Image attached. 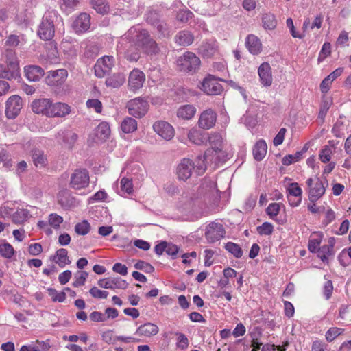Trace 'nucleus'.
<instances>
[{
    "mask_svg": "<svg viewBox=\"0 0 351 351\" xmlns=\"http://www.w3.org/2000/svg\"><path fill=\"white\" fill-rule=\"evenodd\" d=\"M121 128L124 133H132L137 129V122L132 117H127L122 121Z\"/></svg>",
    "mask_w": 351,
    "mask_h": 351,
    "instance_id": "40",
    "label": "nucleus"
},
{
    "mask_svg": "<svg viewBox=\"0 0 351 351\" xmlns=\"http://www.w3.org/2000/svg\"><path fill=\"white\" fill-rule=\"evenodd\" d=\"M273 226L269 222H265L257 227V231L261 235H270L273 232Z\"/></svg>",
    "mask_w": 351,
    "mask_h": 351,
    "instance_id": "61",
    "label": "nucleus"
},
{
    "mask_svg": "<svg viewBox=\"0 0 351 351\" xmlns=\"http://www.w3.org/2000/svg\"><path fill=\"white\" fill-rule=\"evenodd\" d=\"M51 259L60 267H64L66 265L71 263V261L69 259L68 256V251L64 248L58 250L56 254L51 257Z\"/></svg>",
    "mask_w": 351,
    "mask_h": 351,
    "instance_id": "31",
    "label": "nucleus"
},
{
    "mask_svg": "<svg viewBox=\"0 0 351 351\" xmlns=\"http://www.w3.org/2000/svg\"><path fill=\"white\" fill-rule=\"evenodd\" d=\"M153 130L162 138L169 141L173 136L175 131L173 128L165 121H158L153 125Z\"/></svg>",
    "mask_w": 351,
    "mask_h": 351,
    "instance_id": "15",
    "label": "nucleus"
},
{
    "mask_svg": "<svg viewBox=\"0 0 351 351\" xmlns=\"http://www.w3.org/2000/svg\"><path fill=\"white\" fill-rule=\"evenodd\" d=\"M200 59L194 53L191 51L185 52L177 60V66L180 71L193 73L199 68Z\"/></svg>",
    "mask_w": 351,
    "mask_h": 351,
    "instance_id": "4",
    "label": "nucleus"
},
{
    "mask_svg": "<svg viewBox=\"0 0 351 351\" xmlns=\"http://www.w3.org/2000/svg\"><path fill=\"white\" fill-rule=\"evenodd\" d=\"M62 222L63 218L61 216L56 213H52L49 215V223L54 228H58Z\"/></svg>",
    "mask_w": 351,
    "mask_h": 351,
    "instance_id": "63",
    "label": "nucleus"
},
{
    "mask_svg": "<svg viewBox=\"0 0 351 351\" xmlns=\"http://www.w3.org/2000/svg\"><path fill=\"white\" fill-rule=\"evenodd\" d=\"M217 113L211 108L204 110L199 115L197 125L203 130H209L213 128L217 121Z\"/></svg>",
    "mask_w": 351,
    "mask_h": 351,
    "instance_id": "13",
    "label": "nucleus"
},
{
    "mask_svg": "<svg viewBox=\"0 0 351 351\" xmlns=\"http://www.w3.org/2000/svg\"><path fill=\"white\" fill-rule=\"evenodd\" d=\"M193 40V35L186 30L179 32L175 36V42L180 46H189Z\"/></svg>",
    "mask_w": 351,
    "mask_h": 351,
    "instance_id": "32",
    "label": "nucleus"
},
{
    "mask_svg": "<svg viewBox=\"0 0 351 351\" xmlns=\"http://www.w3.org/2000/svg\"><path fill=\"white\" fill-rule=\"evenodd\" d=\"M287 198L291 206H297L301 202L302 189L296 182L291 183L288 189Z\"/></svg>",
    "mask_w": 351,
    "mask_h": 351,
    "instance_id": "22",
    "label": "nucleus"
},
{
    "mask_svg": "<svg viewBox=\"0 0 351 351\" xmlns=\"http://www.w3.org/2000/svg\"><path fill=\"white\" fill-rule=\"evenodd\" d=\"M335 217L336 215L335 211L331 208H328L325 212L324 219L322 221V225L327 226L335 219Z\"/></svg>",
    "mask_w": 351,
    "mask_h": 351,
    "instance_id": "62",
    "label": "nucleus"
},
{
    "mask_svg": "<svg viewBox=\"0 0 351 351\" xmlns=\"http://www.w3.org/2000/svg\"><path fill=\"white\" fill-rule=\"evenodd\" d=\"M79 4V0H62L61 8L66 12H71Z\"/></svg>",
    "mask_w": 351,
    "mask_h": 351,
    "instance_id": "56",
    "label": "nucleus"
},
{
    "mask_svg": "<svg viewBox=\"0 0 351 351\" xmlns=\"http://www.w3.org/2000/svg\"><path fill=\"white\" fill-rule=\"evenodd\" d=\"M47 291L53 302H62L66 299V294L64 291L58 292L53 288H49Z\"/></svg>",
    "mask_w": 351,
    "mask_h": 351,
    "instance_id": "49",
    "label": "nucleus"
},
{
    "mask_svg": "<svg viewBox=\"0 0 351 351\" xmlns=\"http://www.w3.org/2000/svg\"><path fill=\"white\" fill-rule=\"evenodd\" d=\"M147 22L152 26H155L161 19L159 13L155 10L149 11L146 14Z\"/></svg>",
    "mask_w": 351,
    "mask_h": 351,
    "instance_id": "50",
    "label": "nucleus"
},
{
    "mask_svg": "<svg viewBox=\"0 0 351 351\" xmlns=\"http://www.w3.org/2000/svg\"><path fill=\"white\" fill-rule=\"evenodd\" d=\"M91 3L93 8L99 14H105L110 10V6L106 0H92Z\"/></svg>",
    "mask_w": 351,
    "mask_h": 351,
    "instance_id": "44",
    "label": "nucleus"
},
{
    "mask_svg": "<svg viewBox=\"0 0 351 351\" xmlns=\"http://www.w3.org/2000/svg\"><path fill=\"white\" fill-rule=\"evenodd\" d=\"M302 156V152H297L294 154H289L282 158V163L285 165H289L293 162L298 161Z\"/></svg>",
    "mask_w": 351,
    "mask_h": 351,
    "instance_id": "55",
    "label": "nucleus"
},
{
    "mask_svg": "<svg viewBox=\"0 0 351 351\" xmlns=\"http://www.w3.org/2000/svg\"><path fill=\"white\" fill-rule=\"evenodd\" d=\"M15 253L12 245L5 240L0 243V255L5 258H11Z\"/></svg>",
    "mask_w": 351,
    "mask_h": 351,
    "instance_id": "42",
    "label": "nucleus"
},
{
    "mask_svg": "<svg viewBox=\"0 0 351 351\" xmlns=\"http://www.w3.org/2000/svg\"><path fill=\"white\" fill-rule=\"evenodd\" d=\"M245 46L249 51L254 55H257L262 51V43L260 39L254 34H249L247 36Z\"/></svg>",
    "mask_w": 351,
    "mask_h": 351,
    "instance_id": "26",
    "label": "nucleus"
},
{
    "mask_svg": "<svg viewBox=\"0 0 351 351\" xmlns=\"http://www.w3.org/2000/svg\"><path fill=\"white\" fill-rule=\"evenodd\" d=\"M225 248L230 253L233 254L236 258H241L243 255L242 249L238 244L232 242H228L226 243Z\"/></svg>",
    "mask_w": 351,
    "mask_h": 351,
    "instance_id": "48",
    "label": "nucleus"
},
{
    "mask_svg": "<svg viewBox=\"0 0 351 351\" xmlns=\"http://www.w3.org/2000/svg\"><path fill=\"white\" fill-rule=\"evenodd\" d=\"M134 267L136 269L142 270L146 273H152L154 271V268L152 265L143 261H138L134 264Z\"/></svg>",
    "mask_w": 351,
    "mask_h": 351,
    "instance_id": "60",
    "label": "nucleus"
},
{
    "mask_svg": "<svg viewBox=\"0 0 351 351\" xmlns=\"http://www.w3.org/2000/svg\"><path fill=\"white\" fill-rule=\"evenodd\" d=\"M189 141L195 145H202L206 141L202 132L197 129H191L188 133Z\"/></svg>",
    "mask_w": 351,
    "mask_h": 351,
    "instance_id": "43",
    "label": "nucleus"
},
{
    "mask_svg": "<svg viewBox=\"0 0 351 351\" xmlns=\"http://www.w3.org/2000/svg\"><path fill=\"white\" fill-rule=\"evenodd\" d=\"M71 112L70 106L64 103H53L49 117H64Z\"/></svg>",
    "mask_w": 351,
    "mask_h": 351,
    "instance_id": "25",
    "label": "nucleus"
},
{
    "mask_svg": "<svg viewBox=\"0 0 351 351\" xmlns=\"http://www.w3.org/2000/svg\"><path fill=\"white\" fill-rule=\"evenodd\" d=\"M224 234L225 231L221 224L211 223L206 228L205 236L209 243H214L223 238Z\"/></svg>",
    "mask_w": 351,
    "mask_h": 351,
    "instance_id": "16",
    "label": "nucleus"
},
{
    "mask_svg": "<svg viewBox=\"0 0 351 351\" xmlns=\"http://www.w3.org/2000/svg\"><path fill=\"white\" fill-rule=\"evenodd\" d=\"M262 23L265 29L273 30L277 25V20L274 14L265 13L262 16Z\"/></svg>",
    "mask_w": 351,
    "mask_h": 351,
    "instance_id": "38",
    "label": "nucleus"
},
{
    "mask_svg": "<svg viewBox=\"0 0 351 351\" xmlns=\"http://www.w3.org/2000/svg\"><path fill=\"white\" fill-rule=\"evenodd\" d=\"M95 134L101 141L107 139L110 134V128L108 123L101 122L96 128Z\"/></svg>",
    "mask_w": 351,
    "mask_h": 351,
    "instance_id": "39",
    "label": "nucleus"
},
{
    "mask_svg": "<svg viewBox=\"0 0 351 351\" xmlns=\"http://www.w3.org/2000/svg\"><path fill=\"white\" fill-rule=\"evenodd\" d=\"M67 75L68 73L66 69H62L56 71H51L46 77L45 82L49 86H58L64 82Z\"/></svg>",
    "mask_w": 351,
    "mask_h": 351,
    "instance_id": "17",
    "label": "nucleus"
},
{
    "mask_svg": "<svg viewBox=\"0 0 351 351\" xmlns=\"http://www.w3.org/2000/svg\"><path fill=\"white\" fill-rule=\"evenodd\" d=\"M127 108L130 115L136 118H141L147 112L149 104L147 100L141 97H136L128 102Z\"/></svg>",
    "mask_w": 351,
    "mask_h": 351,
    "instance_id": "7",
    "label": "nucleus"
},
{
    "mask_svg": "<svg viewBox=\"0 0 351 351\" xmlns=\"http://www.w3.org/2000/svg\"><path fill=\"white\" fill-rule=\"evenodd\" d=\"M99 52V48L94 43H88L86 45L84 50V56L88 58H93L96 57Z\"/></svg>",
    "mask_w": 351,
    "mask_h": 351,
    "instance_id": "45",
    "label": "nucleus"
},
{
    "mask_svg": "<svg viewBox=\"0 0 351 351\" xmlns=\"http://www.w3.org/2000/svg\"><path fill=\"white\" fill-rule=\"evenodd\" d=\"M267 150V146L265 141L260 140L253 148V156L255 160L261 161L265 156Z\"/></svg>",
    "mask_w": 351,
    "mask_h": 351,
    "instance_id": "34",
    "label": "nucleus"
},
{
    "mask_svg": "<svg viewBox=\"0 0 351 351\" xmlns=\"http://www.w3.org/2000/svg\"><path fill=\"white\" fill-rule=\"evenodd\" d=\"M318 257L324 262H327L328 257L334 255V250L324 245L317 250Z\"/></svg>",
    "mask_w": 351,
    "mask_h": 351,
    "instance_id": "46",
    "label": "nucleus"
},
{
    "mask_svg": "<svg viewBox=\"0 0 351 351\" xmlns=\"http://www.w3.org/2000/svg\"><path fill=\"white\" fill-rule=\"evenodd\" d=\"M97 285L101 288L109 289H125L128 287L126 281L119 277L100 279L98 280Z\"/></svg>",
    "mask_w": 351,
    "mask_h": 351,
    "instance_id": "19",
    "label": "nucleus"
},
{
    "mask_svg": "<svg viewBox=\"0 0 351 351\" xmlns=\"http://www.w3.org/2000/svg\"><path fill=\"white\" fill-rule=\"evenodd\" d=\"M217 149H208L204 156H199L196 160V173L201 175L204 173L206 169V164L210 163L215 165L224 162L228 158V154L223 152V156H219V152Z\"/></svg>",
    "mask_w": 351,
    "mask_h": 351,
    "instance_id": "2",
    "label": "nucleus"
},
{
    "mask_svg": "<svg viewBox=\"0 0 351 351\" xmlns=\"http://www.w3.org/2000/svg\"><path fill=\"white\" fill-rule=\"evenodd\" d=\"M218 43L214 39L203 42L198 48L199 54L204 58H212L218 53Z\"/></svg>",
    "mask_w": 351,
    "mask_h": 351,
    "instance_id": "18",
    "label": "nucleus"
},
{
    "mask_svg": "<svg viewBox=\"0 0 351 351\" xmlns=\"http://www.w3.org/2000/svg\"><path fill=\"white\" fill-rule=\"evenodd\" d=\"M209 143L211 145L210 149H217V152H219V156H223V137L221 134L213 132L211 133L209 138Z\"/></svg>",
    "mask_w": 351,
    "mask_h": 351,
    "instance_id": "29",
    "label": "nucleus"
},
{
    "mask_svg": "<svg viewBox=\"0 0 351 351\" xmlns=\"http://www.w3.org/2000/svg\"><path fill=\"white\" fill-rule=\"evenodd\" d=\"M121 189L127 194H131L133 192V184L131 180L127 178H123L120 182Z\"/></svg>",
    "mask_w": 351,
    "mask_h": 351,
    "instance_id": "54",
    "label": "nucleus"
},
{
    "mask_svg": "<svg viewBox=\"0 0 351 351\" xmlns=\"http://www.w3.org/2000/svg\"><path fill=\"white\" fill-rule=\"evenodd\" d=\"M89 184V175L86 169H77L71 176L70 186L75 190L87 187Z\"/></svg>",
    "mask_w": 351,
    "mask_h": 351,
    "instance_id": "10",
    "label": "nucleus"
},
{
    "mask_svg": "<svg viewBox=\"0 0 351 351\" xmlns=\"http://www.w3.org/2000/svg\"><path fill=\"white\" fill-rule=\"evenodd\" d=\"M196 112V108L193 105L186 104L181 106L177 110V116L183 120L192 119Z\"/></svg>",
    "mask_w": 351,
    "mask_h": 351,
    "instance_id": "30",
    "label": "nucleus"
},
{
    "mask_svg": "<svg viewBox=\"0 0 351 351\" xmlns=\"http://www.w3.org/2000/svg\"><path fill=\"white\" fill-rule=\"evenodd\" d=\"M58 202L59 204L64 208L75 206L76 204L75 198L66 191H62L59 194Z\"/></svg>",
    "mask_w": 351,
    "mask_h": 351,
    "instance_id": "37",
    "label": "nucleus"
},
{
    "mask_svg": "<svg viewBox=\"0 0 351 351\" xmlns=\"http://www.w3.org/2000/svg\"><path fill=\"white\" fill-rule=\"evenodd\" d=\"M125 81V75L121 73H117L107 77L105 84L108 87L117 88L122 86Z\"/></svg>",
    "mask_w": 351,
    "mask_h": 351,
    "instance_id": "33",
    "label": "nucleus"
},
{
    "mask_svg": "<svg viewBox=\"0 0 351 351\" xmlns=\"http://www.w3.org/2000/svg\"><path fill=\"white\" fill-rule=\"evenodd\" d=\"M323 18L322 16H317L315 17L314 21L311 24V21L309 19H307L304 21L303 24V28L307 29L308 27H310L311 29H313L315 27H317V29H319L322 26Z\"/></svg>",
    "mask_w": 351,
    "mask_h": 351,
    "instance_id": "53",
    "label": "nucleus"
},
{
    "mask_svg": "<svg viewBox=\"0 0 351 351\" xmlns=\"http://www.w3.org/2000/svg\"><path fill=\"white\" fill-rule=\"evenodd\" d=\"M20 77L19 66L14 58V54L10 51L7 55L5 64H0V78L8 80H16Z\"/></svg>",
    "mask_w": 351,
    "mask_h": 351,
    "instance_id": "3",
    "label": "nucleus"
},
{
    "mask_svg": "<svg viewBox=\"0 0 351 351\" xmlns=\"http://www.w3.org/2000/svg\"><path fill=\"white\" fill-rule=\"evenodd\" d=\"M343 332V329L337 327L329 328L326 332V339L328 342H332L336 337Z\"/></svg>",
    "mask_w": 351,
    "mask_h": 351,
    "instance_id": "51",
    "label": "nucleus"
},
{
    "mask_svg": "<svg viewBox=\"0 0 351 351\" xmlns=\"http://www.w3.org/2000/svg\"><path fill=\"white\" fill-rule=\"evenodd\" d=\"M114 65V58L112 56H104L97 60L95 64V74L98 77H104Z\"/></svg>",
    "mask_w": 351,
    "mask_h": 351,
    "instance_id": "9",
    "label": "nucleus"
},
{
    "mask_svg": "<svg viewBox=\"0 0 351 351\" xmlns=\"http://www.w3.org/2000/svg\"><path fill=\"white\" fill-rule=\"evenodd\" d=\"M86 106L88 108H93L97 113H101L102 111V104L97 99H88L86 101Z\"/></svg>",
    "mask_w": 351,
    "mask_h": 351,
    "instance_id": "59",
    "label": "nucleus"
},
{
    "mask_svg": "<svg viewBox=\"0 0 351 351\" xmlns=\"http://www.w3.org/2000/svg\"><path fill=\"white\" fill-rule=\"evenodd\" d=\"M56 13L53 11L46 13L43 17L42 21L38 26V35L44 40H51L55 33L53 19Z\"/></svg>",
    "mask_w": 351,
    "mask_h": 351,
    "instance_id": "6",
    "label": "nucleus"
},
{
    "mask_svg": "<svg viewBox=\"0 0 351 351\" xmlns=\"http://www.w3.org/2000/svg\"><path fill=\"white\" fill-rule=\"evenodd\" d=\"M154 27L156 29L160 38H169L171 36V27L165 21L161 20Z\"/></svg>",
    "mask_w": 351,
    "mask_h": 351,
    "instance_id": "41",
    "label": "nucleus"
},
{
    "mask_svg": "<svg viewBox=\"0 0 351 351\" xmlns=\"http://www.w3.org/2000/svg\"><path fill=\"white\" fill-rule=\"evenodd\" d=\"M23 101L20 96L14 95L10 97L5 106V115L8 119L16 118L23 108Z\"/></svg>",
    "mask_w": 351,
    "mask_h": 351,
    "instance_id": "11",
    "label": "nucleus"
},
{
    "mask_svg": "<svg viewBox=\"0 0 351 351\" xmlns=\"http://www.w3.org/2000/svg\"><path fill=\"white\" fill-rule=\"evenodd\" d=\"M308 186V199L310 202H317L321 198L326 191V186L328 185L326 178L323 180L319 178L315 179L308 178L306 180Z\"/></svg>",
    "mask_w": 351,
    "mask_h": 351,
    "instance_id": "5",
    "label": "nucleus"
},
{
    "mask_svg": "<svg viewBox=\"0 0 351 351\" xmlns=\"http://www.w3.org/2000/svg\"><path fill=\"white\" fill-rule=\"evenodd\" d=\"M31 217L27 209H17L12 215V221L15 224H23Z\"/></svg>",
    "mask_w": 351,
    "mask_h": 351,
    "instance_id": "36",
    "label": "nucleus"
},
{
    "mask_svg": "<svg viewBox=\"0 0 351 351\" xmlns=\"http://www.w3.org/2000/svg\"><path fill=\"white\" fill-rule=\"evenodd\" d=\"M176 335L178 336V341L176 343L177 347L182 350L186 349L189 344V341L186 336L182 332H176Z\"/></svg>",
    "mask_w": 351,
    "mask_h": 351,
    "instance_id": "58",
    "label": "nucleus"
},
{
    "mask_svg": "<svg viewBox=\"0 0 351 351\" xmlns=\"http://www.w3.org/2000/svg\"><path fill=\"white\" fill-rule=\"evenodd\" d=\"M145 81V75L138 69H133L128 77V86L130 90L136 93L141 88Z\"/></svg>",
    "mask_w": 351,
    "mask_h": 351,
    "instance_id": "14",
    "label": "nucleus"
},
{
    "mask_svg": "<svg viewBox=\"0 0 351 351\" xmlns=\"http://www.w3.org/2000/svg\"><path fill=\"white\" fill-rule=\"evenodd\" d=\"M32 158L36 167L43 168L47 164V157L42 150L34 149L32 154Z\"/></svg>",
    "mask_w": 351,
    "mask_h": 351,
    "instance_id": "35",
    "label": "nucleus"
},
{
    "mask_svg": "<svg viewBox=\"0 0 351 351\" xmlns=\"http://www.w3.org/2000/svg\"><path fill=\"white\" fill-rule=\"evenodd\" d=\"M90 230V225L87 220H83L75 226V232L79 235H86Z\"/></svg>",
    "mask_w": 351,
    "mask_h": 351,
    "instance_id": "47",
    "label": "nucleus"
},
{
    "mask_svg": "<svg viewBox=\"0 0 351 351\" xmlns=\"http://www.w3.org/2000/svg\"><path fill=\"white\" fill-rule=\"evenodd\" d=\"M200 89L209 95H218L223 92V86L212 75L206 76L201 82Z\"/></svg>",
    "mask_w": 351,
    "mask_h": 351,
    "instance_id": "8",
    "label": "nucleus"
},
{
    "mask_svg": "<svg viewBox=\"0 0 351 351\" xmlns=\"http://www.w3.org/2000/svg\"><path fill=\"white\" fill-rule=\"evenodd\" d=\"M332 154V148L329 146H325L319 152V158L322 162L326 163L330 160Z\"/></svg>",
    "mask_w": 351,
    "mask_h": 351,
    "instance_id": "52",
    "label": "nucleus"
},
{
    "mask_svg": "<svg viewBox=\"0 0 351 351\" xmlns=\"http://www.w3.org/2000/svg\"><path fill=\"white\" fill-rule=\"evenodd\" d=\"M258 75L261 84L265 86H269L272 84L271 69L269 63L263 62L258 67Z\"/></svg>",
    "mask_w": 351,
    "mask_h": 351,
    "instance_id": "23",
    "label": "nucleus"
},
{
    "mask_svg": "<svg viewBox=\"0 0 351 351\" xmlns=\"http://www.w3.org/2000/svg\"><path fill=\"white\" fill-rule=\"evenodd\" d=\"M52 104V101L49 99H36L32 103V110L36 114H42L49 117L48 112H51Z\"/></svg>",
    "mask_w": 351,
    "mask_h": 351,
    "instance_id": "20",
    "label": "nucleus"
},
{
    "mask_svg": "<svg viewBox=\"0 0 351 351\" xmlns=\"http://www.w3.org/2000/svg\"><path fill=\"white\" fill-rule=\"evenodd\" d=\"M26 77L32 82L40 80L44 75V70L39 66L29 65L24 69Z\"/></svg>",
    "mask_w": 351,
    "mask_h": 351,
    "instance_id": "27",
    "label": "nucleus"
},
{
    "mask_svg": "<svg viewBox=\"0 0 351 351\" xmlns=\"http://www.w3.org/2000/svg\"><path fill=\"white\" fill-rule=\"evenodd\" d=\"M159 328L157 325L147 322L141 325L135 332L136 335L140 337H150L158 334Z\"/></svg>",
    "mask_w": 351,
    "mask_h": 351,
    "instance_id": "24",
    "label": "nucleus"
},
{
    "mask_svg": "<svg viewBox=\"0 0 351 351\" xmlns=\"http://www.w3.org/2000/svg\"><path fill=\"white\" fill-rule=\"evenodd\" d=\"M57 138H62L64 145L71 149L76 143L78 136L71 130H66L58 132Z\"/></svg>",
    "mask_w": 351,
    "mask_h": 351,
    "instance_id": "28",
    "label": "nucleus"
},
{
    "mask_svg": "<svg viewBox=\"0 0 351 351\" xmlns=\"http://www.w3.org/2000/svg\"><path fill=\"white\" fill-rule=\"evenodd\" d=\"M125 38L148 55H156L160 51L158 44L145 29L132 27L125 34Z\"/></svg>",
    "mask_w": 351,
    "mask_h": 351,
    "instance_id": "1",
    "label": "nucleus"
},
{
    "mask_svg": "<svg viewBox=\"0 0 351 351\" xmlns=\"http://www.w3.org/2000/svg\"><path fill=\"white\" fill-rule=\"evenodd\" d=\"M312 351H330V349L324 342L316 340L312 343Z\"/></svg>",
    "mask_w": 351,
    "mask_h": 351,
    "instance_id": "64",
    "label": "nucleus"
},
{
    "mask_svg": "<svg viewBox=\"0 0 351 351\" xmlns=\"http://www.w3.org/2000/svg\"><path fill=\"white\" fill-rule=\"evenodd\" d=\"M194 162L189 158H183L178 165L176 173L180 180L186 181L189 179L195 169Z\"/></svg>",
    "mask_w": 351,
    "mask_h": 351,
    "instance_id": "12",
    "label": "nucleus"
},
{
    "mask_svg": "<svg viewBox=\"0 0 351 351\" xmlns=\"http://www.w3.org/2000/svg\"><path fill=\"white\" fill-rule=\"evenodd\" d=\"M0 161L3 164V166L7 169H10L12 167L10 155L5 149L0 151Z\"/></svg>",
    "mask_w": 351,
    "mask_h": 351,
    "instance_id": "57",
    "label": "nucleus"
},
{
    "mask_svg": "<svg viewBox=\"0 0 351 351\" xmlns=\"http://www.w3.org/2000/svg\"><path fill=\"white\" fill-rule=\"evenodd\" d=\"M90 16L86 13H81L74 21L73 28L77 33L87 31L90 26Z\"/></svg>",
    "mask_w": 351,
    "mask_h": 351,
    "instance_id": "21",
    "label": "nucleus"
}]
</instances>
